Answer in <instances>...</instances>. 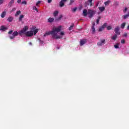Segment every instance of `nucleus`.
Here are the masks:
<instances>
[{
  "label": "nucleus",
  "mask_w": 129,
  "mask_h": 129,
  "mask_svg": "<svg viewBox=\"0 0 129 129\" xmlns=\"http://www.w3.org/2000/svg\"><path fill=\"white\" fill-rule=\"evenodd\" d=\"M118 45H119V44H117L115 45L114 46V48H115V49H118V48H119Z\"/></svg>",
  "instance_id": "nucleus-30"
},
{
  "label": "nucleus",
  "mask_w": 129,
  "mask_h": 129,
  "mask_svg": "<svg viewBox=\"0 0 129 129\" xmlns=\"http://www.w3.org/2000/svg\"><path fill=\"white\" fill-rule=\"evenodd\" d=\"M73 27H74V24H72L69 28V30L70 31H71V30H72V29H73Z\"/></svg>",
  "instance_id": "nucleus-26"
},
{
  "label": "nucleus",
  "mask_w": 129,
  "mask_h": 129,
  "mask_svg": "<svg viewBox=\"0 0 129 129\" xmlns=\"http://www.w3.org/2000/svg\"><path fill=\"white\" fill-rule=\"evenodd\" d=\"M116 4L117 5H118V3H117V2H116Z\"/></svg>",
  "instance_id": "nucleus-48"
},
{
  "label": "nucleus",
  "mask_w": 129,
  "mask_h": 129,
  "mask_svg": "<svg viewBox=\"0 0 129 129\" xmlns=\"http://www.w3.org/2000/svg\"><path fill=\"white\" fill-rule=\"evenodd\" d=\"M98 9L100 11V12H101V13H102V12H104V11H105V7H99Z\"/></svg>",
  "instance_id": "nucleus-13"
},
{
  "label": "nucleus",
  "mask_w": 129,
  "mask_h": 129,
  "mask_svg": "<svg viewBox=\"0 0 129 129\" xmlns=\"http://www.w3.org/2000/svg\"><path fill=\"white\" fill-rule=\"evenodd\" d=\"M20 14H21L20 11H17L15 14L16 17H17V16H19V15H20Z\"/></svg>",
  "instance_id": "nucleus-25"
},
{
  "label": "nucleus",
  "mask_w": 129,
  "mask_h": 129,
  "mask_svg": "<svg viewBox=\"0 0 129 129\" xmlns=\"http://www.w3.org/2000/svg\"><path fill=\"white\" fill-rule=\"evenodd\" d=\"M107 25V24L106 23H104L101 27L99 28V32H101L102 31H103V30H104V28L106 27Z\"/></svg>",
  "instance_id": "nucleus-7"
},
{
  "label": "nucleus",
  "mask_w": 129,
  "mask_h": 129,
  "mask_svg": "<svg viewBox=\"0 0 129 129\" xmlns=\"http://www.w3.org/2000/svg\"><path fill=\"white\" fill-rule=\"evenodd\" d=\"M121 29H124V27H125V23H123L121 24Z\"/></svg>",
  "instance_id": "nucleus-22"
},
{
  "label": "nucleus",
  "mask_w": 129,
  "mask_h": 129,
  "mask_svg": "<svg viewBox=\"0 0 129 129\" xmlns=\"http://www.w3.org/2000/svg\"><path fill=\"white\" fill-rule=\"evenodd\" d=\"M14 3H15V0H11L9 4V7H12V6L13 5V4H14Z\"/></svg>",
  "instance_id": "nucleus-17"
},
{
  "label": "nucleus",
  "mask_w": 129,
  "mask_h": 129,
  "mask_svg": "<svg viewBox=\"0 0 129 129\" xmlns=\"http://www.w3.org/2000/svg\"><path fill=\"white\" fill-rule=\"evenodd\" d=\"M77 10V8H75L72 9L73 12H76V10Z\"/></svg>",
  "instance_id": "nucleus-34"
},
{
  "label": "nucleus",
  "mask_w": 129,
  "mask_h": 129,
  "mask_svg": "<svg viewBox=\"0 0 129 129\" xmlns=\"http://www.w3.org/2000/svg\"><path fill=\"white\" fill-rule=\"evenodd\" d=\"M128 17H129V14L128 13V14L123 16V19L125 20V19H127Z\"/></svg>",
  "instance_id": "nucleus-24"
},
{
  "label": "nucleus",
  "mask_w": 129,
  "mask_h": 129,
  "mask_svg": "<svg viewBox=\"0 0 129 129\" xmlns=\"http://www.w3.org/2000/svg\"><path fill=\"white\" fill-rule=\"evenodd\" d=\"M110 3V1H108L104 3V5L105 6H109Z\"/></svg>",
  "instance_id": "nucleus-23"
},
{
  "label": "nucleus",
  "mask_w": 129,
  "mask_h": 129,
  "mask_svg": "<svg viewBox=\"0 0 129 129\" xmlns=\"http://www.w3.org/2000/svg\"><path fill=\"white\" fill-rule=\"evenodd\" d=\"M86 42H87L86 39H82V40H81V41L80 42V46H83V45H84V44H85V43H86Z\"/></svg>",
  "instance_id": "nucleus-10"
},
{
  "label": "nucleus",
  "mask_w": 129,
  "mask_h": 129,
  "mask_svg": "<svg viewBox=\"0 0 129 129\" xmlns=\"http://www.w3.org/2000/svg\"><path fill=\"white\" fill-rule=\"evenodd\" d=\"M114 32L116 35H120V32L119 31V27L117 26L114 29Z\"/></svg>",
  "instance_id": "nucleus-6"
},
{
  "label": "nucleus",
  "mask_w": 129,
  "mask_h": 129,
  "mask_svg": "<svg viewBox=\"0 0 129 129\" xmlns=\"http://www.w3.org/2000/svg\"><path fill=\"white\" fill-rule=\"evenodd\" d=\"M48 22L49 23H53V22H54V18H49L48 19Z\"/></svg>",
  "instance_id": "nucleus-16"
},
{
  "label": "nucleus",
  "mask_w": 129,
  "mask_h": 129,
  "mask_svg": "<svg viewBox=\"0 0 129 129\" xmlns=\"http://www.w3.org/2000/svg\"><path fill=\"white\" fill-rule=\"evenodd\" d=\"M9 34V35H11L13 33V30H11V31H10L9 32H8Z\"/></svg>",
  "instance_id": "nucleus-36"
},
{
  "label": "nucleus",
  "mask_w": 129,
  "mask_h": 129,
  "mask_svg": "<svg viewBox=\"0 0 129 129\" xmlns=\"http://www.w3.org/2000/svg\"><path fill=\"white\" fill-rule=\"evenodd\" d=\"M33 10H34V11H36V12H38V9H37V7H36V6H33Z\"/></svg>",
  "instance_id": "nucleus-27"
},
{
  "label": "nucleus",
  "mask_w": 129,
  "mask_h": 129,
  "mask_svg": "<svg viewBox=\"0 0 129 129\" xmlns=\"http://www.w3.org/2000/svg\"><path fill=\"white\" fill-rule=\"evenodd\" d=\"M41 2L39 1L37 2V3H36V6L37 7H39V5H40V4H41Z\"/></svg>",
  "instance_id": "nucleus-29"
},
{
  "label": "nucleus",
  "mask_w": 129,
  "mask_h": 129,
  "mask_svg": "<svg viewBox=\"0 0 129 129\" xmlns=\"http://www.w3.org/2000/svg\"><path fill=\"white\" fill-rule=\"evenodd\" d=\"M121 44H124L125 43V40L124 39H122L121 40Z\"/></svg>",
  "instance_id": "nucleus-33"
},
{
  "label": "nucleus",
  "mask_w": 129,
  "mask_h": 129,
  "mask_svg": "<svg viewBox=\"0 0 129 129\" xmlns=\"http://www.w3.org/2000/svg\"><path fill=\"white\" fill-rule=\"evenodd\" d=\"M95 14H96V11L91 9L88 10V16L90 19H91Z\"/></svg>",
  "instance_id": "nucleus-3"
},
{
  "label": "nucleus",
  "mask_w": 129,
  "mask_h": 129,
  "mask_svg": "<svg viewBox=\"0 0 129 129\" xmlns=\"http://www.w3.org/2000/svg\"><path fill=\"white\" fill-rule=\"evenodd\" d=\"M83 14L84 17H86V16L88 15V11H87V10L86 9L84 10L83 12Z\"/></svg>",
  "instance_id": "nucleus-11"
},
{
  "label": "nucleus",
  "mask_w": 129,
  "mask_h": 129,
  "mask_svg": "<svg viewBox=\"0 0 129 129\" xmlns=\"http://www.w3.org/2000/svg\"><path fill=\"white\" fill-rule=\"evenodd\" d=\"M19 35V32H18V31H15L13 34L12 36H10V39L12 40L13 39L15 38V37L18 36Z\"/></svg>",
  "instance_id": "nucleus-4"
},
{
  "label": "nucleus",
  "mask_w": 129,
  "mask_h": 129,
  "mask_svg": "<svg viewBox=\"0 0 129 129\" xmlns=\"http://www.w3.org/2000/svg\"><path fill=\"white\" fill-rule=\"evenodd\" d=\"M29 45H32V42H29Z\"/></svg>",
  "instance_id": "nucleus-46"
},
{
  "label": "nucleus",
  "mask_w": 129,
  "mask_h": 129,
  "mask_svg": "<svg viewBox=\"0 0 129 129\" xmlns=\"http://www.w3.org/2000/svg\"><path fill=\"white\" fill-rule=\"evenodd\" d=\"M66 2H67V0H61L59 2V7H60V8L64 7V4H65V3H66Z\"/></svg>",
  "instance_id": "nucleus-8"
},
{
  "label": "nucleus",
  "mask_w": 129,
  "mask_h": 129,
  "mask_svg": "<svg viewBox=\"0 0 129 129\" xmlns=\"http://www.w3.org/2000/svg\"><path fill=\"white\" fill-rule=\"evenodd\" d=\"M16 8H14L12 10V12H14V11H16Z\"/></svg>",
  "instance_id": "nucleus-42"
},
{
  "label": "nucleus",
  "mask_w": 129,
  "mask_h": 129,
  "mask_svg": "<svg viewBox=\"0 0 129 129\" xmlns=\"http://www.w3.org/2000/svg\"><path fill=\"white\" fill-rule=\"evenodd\" d=\"M63 16H62V15H60L59 16V18H58V20H61V19H62V17Z\"/></svg>",
  "instance_id": "nucleus-39"
},
{
  "label": "nucleus",
  "mask_w": 129,
  "mask_h": 129,
  "mask_svg": "<svg viewBox=\"0 0 129 129\" xmlns=\"http://www.w3.org/2000/svg\"><path fill=\"white\" fill-rule=\"evenodd\" d=\"M127 36V33L124 34V37H126Z\"/></svg>",
  "instance_id": "nucleus-44"
},
{
  "label": "nucleus",
  "mask_w": 129,
  "mask_h": 129,
  "mask_svg": "<svg viewBox=\"0 0 129 129\" xmlns=\"http://www.w3.org/2000/svg\"><path fill=\"white\" fill-rule=\"evenodd\" d=\"M62 29V26H59L57 27H53L51 31H48L46 32L43 35L44 37H47L51 35L52 39H55V40H58V39H61L63 38V36L65 35V32L64 31H61L59 33Z\"/></svg>",
  "instance_id": "nucleus-1"
},
{
  "label": "nucleus",
  "mask_w": 129,
  "mask_h": 129,
  "mask_svg": "<svg viewBox=\"0 0 129 129\" xmlns=\"http://www.w3.org/2000/svg\"><path fill=\"white\" fill-rule=\"evenodd\" d=\"M111 29H112V28L111 27V26H109L107 27V30H111Z\"/></svg>",
  "instance_id": "nucleus-31"
},
{
  "label": "nucleus",
  "mask_w": 129,
  "mask_h": 129,
  "mask_svg": "<svg viewBox=\"0 0 129 129\" xmlns=\"http://www.w3.org/2000/svg\"><path fill=\"white\" fill-rule=\"evenodd\" d=\"M116 38H117V35L115 34L114 35L112 36L111 39H112V40H113L114 41H115V40H116Z\"/></svg>",
  "instance_id": "nucleus-19"
},
{
  "label": "nucleus",
  "mask_w": 129,
  "mask_h": 129,
  "mask_svg": "<svg viewBox=\"0 0 129 129\" xmlns=\"http://www.w3.org/2000/svg\"><path fill=\"white\" fill-rule=\"evenodd\" d=\"M24 17H25V15H20L19 17V21L22 22V21H23V19H24Z\"/></svg>",
  "instance_id": "nucleus-15"
},
{
  "label": "nucleus",
  "mask_w": 129,
  "mask_h": 129,
  "mask_svg": "<svg viewBox=\"0 0 129 129\" xmlns=\"http://www.w3.org/2000/svg\"><path fill=\"white\" fill-rule=\"evenodd\" d=\"M98 5H99V2H98L96 5V7H98Z\"/></svg>",
  "instance_id": "nucleus-43"
},
{
  "label": "nucleus",
  "mask_w": 129,
  "mask_h": 129,
  "mask_svg": "<svg viewBox=\"0 0 129 129\" xmlns=\"http://www.w3.org/2000/svg\"><path fill=\"white\" fill-rule=\"evenodd\" d=\"M40 43H41V44H43V41H40Z\"/></svg>",
  "instance_id": "nucleus-47"
},
{
  "label": "nucleus",
  "mask_w": 129,
  "mask_h": 129,
  "mask_svg": "<svg viewBox=\"0 0 129 129\" xmlns=\"http://www.w3.org/2000/svg\"><path fill=\"white\" fill-rule=\"evenodd\" d=\"M22 5H27V1H24L22 2Z\"/></svg>",
  "instance_id": "nucleus-32"
},
{
  "label": "nucleus",
  "mask_w": 129,
  "mask_h": 129,
  "mask_svg": "<svg viewBox=\"0 0 129 129\" xmlns=\"http://www.w3.org/2000/svg\"><path fill=\"white\" fill-rule=\"evenodd\" d=\"M126 11H127V8H125L124 10L123 11V13H126Z\"/></svg>",
  "instance_id": "nucleus-35"
},
{
  "label": "nucleus",
  "mask_w": 129,
  "mask_h": 129,
  "mask_svg": "<svg viewBox=\"0 0 129 129\" xmlns=\"http://www.w3.org/2000/svg\"><path fill=\"white\" fill-rule=\"evenodd\" d=\"M28 30H29V26H24L23 29L19 31V35H23V34H24L26 37H33V35H36L37 33L39 32L38 29H35L33 30V31H29L27 32Z\"/></svg>",
  "instance_id": "nucleus-2"
},
{
  "label": "nucleus",
  "mask_w": 129,
  "mask_h": 129,
  "mask_svg": "<svg viewBox=\"0 0 129 129\" xmlns=\"http://www.w3.org/2000/svg\"><path fill=\"white\" fill-rule=\"evenodd\" d=\"M72 3H74V0H71V4H72Z\"/></svg>",
  "instance_id": "nucleus-45"
},
{
  "label": "nucleus",
  "mask_w": 129,
  "mask_h": 129,
  "mask_svg": "<svg viewBox=\"0 0 129 129\" xmlns=\"http://www.w3.org/2000/svg\"><path fill=\"white\" fill-rule=\"evenodd\" d=\"M92 24V27H94V26H95V22H93Z\"/></svg>",
  "instance_id": "nucleus-40"
},
{
  "label": "nucleus",
  "mask_w": 129,
  "mask_h": 129,
  "mask_svg": "<svg viewBox=\"0 0 129 129\" xmlns=\"http://www.w3.org/2000/svg\"><path fill=\"white\" fill-rule=\"evenodd\" d=\"M21 2H22V0H18L17 1L18 4H20V3H21Z\"/></svg>",
  "instance_id": "nucleus-41"
},
{
  "label": "nucleus",
  "mask_w": 129,
  "mask_h": 129,
  "mask_svg": "<svg viewBox=\"0 0 129 129\" xmlns=\"http://www.w3.org/2000/svg\"><path fill=\"white\" fill-rule=\"evenodd\" d=\"M13 20H14V18L13 17H9L7 21H9L10 22H12Z\"/></svg>",
  "instance_id": "nucleus-20"
},
{
  "label": "nucleus",
  "mask_w": 129,
  "mask_h": 129,
  "mask_svg": "<svg viewBox=\"0 0 129 129\" xmlns=\"http://www.w3.org/2000/svg\"><path fill=\"white\" fill-rule=\"evenodd\" d=\"M104 44H105V39H104L101 40L100 41L97 43L98 46H103Z\"/></svg>",
  "instance_id": "nucleus-5"
},
{
  "label": "nucleus",
  "mask_w": 129,
  "mask_h": 129,
  "mask_svg": "<svg viewBox=\"0 0 129 129\" xmlns=\"http://www.w3.org/2000/svg\"><path fill=\"white\" fill-rule=\"evenodd\" d=\"M91 32L92 34H95V28L93 26L91 27Z\"/></svg>",
  "instance_id": "nucleus-18"
},
{
  "label": "nucleus",
  "mask_w": 129,
  "mask_h": 129,
  "mask_svg": "<svg viewBox=\"0 0 129 129\" xmlns=\"http://www.w3.org/2000/svg\"><path fill=\"white\" fill-rule=\"evenodd\" d=\"M4 3V0H0V5H2Z\"/></svg>",
  "instance_id": "nucleus-37"
},
{
  "label": "nucleus",
  "mask_w": 129,
  "mask_h": 129,
  "mask_svg": "<svg viewBox=\"0 0 129 129\" xmlns=\"http://www.w3.org/2000/svg\"><path fill=\"white\" fill-rule=\"evenodd\" d=\"M47 3H48V4L52 3V0H47Z\"/></svg>",
  "instance_id": "nucleus-38"
},
{
  "label": "nucleus",
  "mask_w": 129,
  "mask_h": 129,
  "mask_svg": "<svg viewBox=\"0 0 129 129\" xmlns=\"http://www.w3.org/2000/svg\"><path fill=\"white\" fill-rule=\"evenodd\" d=\"M1 31H7L8 30V27L5 26H2L0 28Z\"/></svg>",
  "instance_id": "nucleus-12"
},
{
  "label": "nucleus",
  "mask_w": 129,
  "mask_h": 129,
  "mask_svg": "<svg viewBox=\"0 0 129 129\" xmlns=\"http://www.w3.org/2000/svg\"><path fill=\"white\" fill-rule=\"evenodd\" d=\"M58 14H59V12L57 11H54L53 13V16L54 17H56V16H58Z\"/></svg>",
  "instance_id": "nucleus-21"
},
{
  "label": "nucleus",
  "mask_w": 129,
  "mask_h": 129,
  "mask_svg": "<svg viewBox=\"0 0 129 129\" xmlns=\"http://www.w3.org/2000/svg\"><path fill=\"white\" fill-rule=\"evenodd\" d=\"M6 15H7V12L4 11L1 14V18H4L6 17Z\"/></svg>",
  "instance_id": "nucleus-14"
},
{
  "label": "nucleus",
  "mask_w": 129,
  "mask_h": 129,
  "mask_svg": "<svg viewBox=\"0 0 129 129\" xmlns=\"http://www.w3.org/2000/svg\"><path fill=\"white\" fill-rule=\"evenodd\" d=\"M87 6H90V7H91L92 6V0H89L86 2L85 7H86Z\"/></svg>",
  "instance_id": "nucleus-9"
},
{
  "label": "nucleus",
  "mask_w": 129,
  "mask_h": 129,
  "mask_svg": "<svg viewBox=\"0 0 129 129\" xmlns=\"http://www.w3.org/2000/svg\"><path fill=\"white\" fill-rule=\"evenodd\" d=\"M100 17H99L96 20V23L99 24V20H100Z\"/></svg>",
  "instance_id": "nucleus-28"
}]
</instances>
